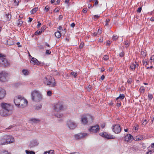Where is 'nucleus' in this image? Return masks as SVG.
<instances>
[{
  "instance_id": "44",
  "label": "nucleus",
  "mask_w": 154,
  "mask_h": 154,
  "mask_svg": "<svg viewBox=\"0 0 154 154\" xmlns=\"http://www.w3.org/2000/svg\"><path fill=\"white\" fill-rule=\"evenodd\" d=\"M124 55V53L123 52H122L120 53L119 54V56L121 57H123Z\"/></svg>"
},
{
  "instance_id": "12",
  "label": "nucleus",
  "mask_w": 154,
  "mask_h": 154,
  "mask_svg": "<svg viewBox=\"0 0 154 154\" xmlns=\"http://www.w3.org/2000/svg\"><path fill=\"white\" fill-rule=\"evenodd\" d=\"M23 97L21 96L15 97L14 99V102L16 106H20V102Z\"/></svg>"
},
{
  "instance_id": "3",
  "label": "nucleus",
  "mask_w": 154,
  "mask_h": 154,
  "mask_svg": "<svg viewBox=\"0 0 154 154\" xmlns=\"http://www.w3.org/2000/svg\"><path fill=\"white\" fill-rule=\"evenodd\" d=\"M32 100L35 102H39L42 99V95L38 91H34L31 93Z\"/></svg>"
},
{
  "instance_id": "59",
  "label": "nucleus",
  "mask_w": 154,
  "mask_h": 154,
  "mask_svg": "<svg viewBox=\"0 0 154 154\" xmlns=\"http://www.w3.org/2000/svg\"><path fill=\"white\" fill-rule=\"evenodd\" d=\"M59 11V9L58 8H56L54 10V12H57Z\"/></svg>"
},
{
  "instance_id": "8",
  "label": "nucleus",
  "mask_w": 154,
  "mask_h": 154,
  "mask_svg": "<svg viewBox=\"0 0 154 154\" xmlns=\"http://www.w3.org/2000/svg\"><path fill=\"white\" fill-rule=\"evenodd\" d=\"M112 130L116 134L120 133L121 131V128L119 124L115 125L112 128Z\"/></svg>"
},
{
  "instance_id": "62",
  "label": "nucleus",
  "mask_w": 154,
  "mask_h": 154,
  "mask_svg": "<svg viewBox=\"0 0 154 154\" xmlns=\"http://www.w3.org/2000/svg\"><path fill=\"white\" fill-rule=\"evenodd\" d=\"M101 33V30H100V29H99L98 31V34H100Z\"/></svg>"
},
{
  "instance_id": "43",
  "label": "nucleus",
  "mask_w": 154,
  "mask_h": 154,
  "mask_svg": "<svg viewBox=\"0 0 154 154\" xmlns=\"http://www.w3.org/2000/svg\"><path fill=\"white\" fill-rule=\"evenodd\" d=\"M47 94L48 96H51L52 95V92L50 91H48L47 92Z\"/></svg>"
},
{
  "instance_id": "28",
  "label": "nucleus",
  "mask_w": 154,
  "mask_h": 154,
  "mask_svg": "<svg viewBox=\"0 0 154 154\" xmlns=\"http://www.w3.org/2000/svg\"><path fill=\"white\" fill-rule=\"evenodd\" d=\"M44 154H54V150H51L50 151L45 152Z\"/></svg>"
},
{
  "instance_id": "10",
  "label": "nucleus",
  "mask_w": 154,
  "mask_h": 154,
  "mask_svg": "<svg viewBox=\"0 0 154 154\" xmlns=\"http://www.w3.org/2000/svg\"><path fill=\"white\" fill-rule=\"evenodd\" d=\"M28 103V101L26 100L23 97L22 98L20 103V106L17 107L19 108H24L27 106Z\"/></svg>"
},
{
  "instance_id": "52",
  "label": "nucleus",
  "mask_w": 154,
  "mask_h": 154,
  "mask_svg": "<svg viewBox=\"0 0 154 154\" xmlns=\"http://www.w3.org/2000/svg\"><path fill=\"white\" fill-rule=\"evenodd\" d=\"M84 43H81L79 45V48L81 49L82 48H83V47L84 46Z\"/></svg>"
},
{
  "instance_id": "45",
  "label": "nucleus",
  "mask_w": 154,
  "mask_h": 154,
  "mask_svg": "<svg viewBox=\"0 0 154 154\" xmlns=\"http://www.w3.org/2000/svg\"><path fill=\"white\" fill-rule=\"evenodd\" d=\"M100 17L99 16L97 15H94L93 19L94 20H95L96 19H98Z\"/></svg>"
},
{
  "instance_id": "6",
  "label": "nucleus",
  "mask_w": 154,
  "mask_h": 154,
  "mask_svg": "<svg viewBox=\"0 0 154 154\" xmlns=\"http://www.w3.org/2000/svg\"><path fill=\"white\" fill-rule=\"evenodd\" d=\"M9 65V63L6 58L0 57V66L7 67Z\"/></svg>"
},
{
  "instance_id": "58",
  "label": "nucleus",
  "mask_w": 154,
  "mask_h": 154,
  "mask_svg": "<svg viewBox=\"0 0 154 154\" xmlns=\"http://www.w3.org/2000/svg\"><path fill=\"white\" fill-rule=\"evenodd\" d=\"M146 122V119H145L144 121H143V122L142 123V124L143 125H145L146 124H147V122H146L145 123V122Z\"/></svg>"
},
{
  "instance_id": "26",
  "label": "nucleus",
  "mask_w": 154,
  "mask_h": 154,
  "mask_svg": "<svg viewBox=\"0 0 154 154\" xmlns=\"http://www.w3.org/2000/svg\"><path fill=\"white\" fill-rule=\"evenodd\" d=\"M60 32L58 31L55 33V35L57 38H59L61 37V35Z\"/></svg>"
},
{
  "instance_id": "47",
  "label": "nucleus",
  "mask_w": 154,
  "mask_h": 154,
  "mask_svg": "<svg viewBox=\"0 0 154 154\" xmlns=\"http://www.w3.org/2000/svg\"><path fill=\"white\" fill-rule=\"evenodd\" d=\"M140 91L141 92H144L145 90L144 89L143 87H141L140 88Z\"/></svg>"
},
{
  "instance_id": "54",
  "label": "nucleus",
  "mask_w": 154,
  "mask_h": 154,
  "mask_svg": "<svg viewBox=\"0 0 154 154\" xmlns=\"http://www.w3.org/2000/svg\"><path fill=\"white\" fill-rule=\"evenodd\" d=\"M58 29L60 30L59 32H61L62 30H63V29H62V27L61 26H59Z\"/></svg>"
},
{
  "instance_id": "37",
  "label": "nucleus",
  "mask_w": 154,
  "mask_h": 154,
  "mask_svg": "<svg viewBox=\"0 0 154 154\" xmlns=\"http://www.w3.org/2000/svg\"><path fill=\"white\" fill-rule=\"evenodd\" d=\"M42 107V105L41 104H40L38 105H36V106L35 109L37 110H39Z\"/></svg>"
},
{
  "instance_id": "7",
  "label": "nucleus",
  "mask_w": 154,
  "mask_h": 154,
  "mask_svg": "<svg viewBox=\"0 0 154 154\" xmlns=\"http://www.w3.org/2000/svg\"><path fill=\"white\" fill-rule=\"evenodd\" d=\"M63 108V105L62 103H58L55 105L54 107V109L55 112H59Z\"/></svg>"
},
{
  "instance_id": "48",
  "label": "nucleus",
  "mask_w": 154,
  "mask_h": 154,
  "mask_svg": "<svg viewBox=\"0 0 154 154\" xmlns=\"http://www.w3.org/2000/svg\"><path fill=\"white\" fill-rule=\"evenodd\" d=\"M18 0H15L14 4L15 5H18Z\"/></svg>"
},
{
  "instance_id": "41",
  "label": "nucleus",
  "mask_w": 154,
  "mask_h": 154,
  "mask_svg": "<svg viewBox=\"0 0 154 154\" xmlns=\"http://www.w3.org/2000/svg\"><path fill=\"white\" fill-rule=\"evenodd\" d=\"M141 54L143 57H144L146 56V54H145V52L144 51H141Z\"/></svg>"
},
{
  "instance_id": "19",
  "label": "nucleus",
  "mask_w": 154,
  "mask_h": 154,
  "mask_svg": "<svg viewBox=\"0 0 154 154\" xmlns=\"http://www.w3.org/2000/svg\"><path fill=\"white\" fill-rule=\"evenodd\" d=\"M38 144V143L37 141L35 140H32L31 142L29 145V146L30 147H33L37 146Z\"/></svg>"
},
{
  "instance_id": "25",
  "label": "nucleus",
  "mask_w": 154,
  "mask_h": 154,
  "mask_svg": "<svg viewBox=\"0 0 154 154\" xmlns=\"http://www.w3.org/2000/svg\"><path fill=\"white\" fill-rule=\"evenodd\" d=\"M125 97V95L124 94H120L119 96L116 98V100H118L119 99L122 100L124 99Z\"/></svg>"
},
{
  "instance_id": "46",
  "label": "nucleus",
  "mask_w": 154,
  "mask_h": 154,
  "mask_svg": "<svg viewBox=\"0 0 154 154\" xmlns=\"http://www.w3.org/2000/svg\"><path fill=\"white\" fill-rule=\"evenodd\" d=\"M51 53V51L49 50H46L45 54H49Z\"/></svg>"
},
{
  "instance_id": "57",
  "label": "nucleus",
  "mask_w": 154,
  "mask_h": 154,
  "mask_svg": "<svg viewBox=\"0 0 154 154\" xmlns=\"http://www.w3.org/2000/svg\"><path fill=\"white\" fill-rule=\"evenodd\" d=\"M75 26V24L74 23H72L70 25L72 27H74Z\"/></svg>"
},
{
  "instance_id": "1",
  "label": "nucleus",
  "mask_w": 154,
  "mask_h": 154,
  "mask_svg": "<svg viewBox=\"0 0 154 154\" xmlns=\"http://www.w3.org/2000/svg\"><path fill=\"white\" fill-rule=\"evenodd\" d=\"M1 109L0 110V114L2 116H6L11 114L12 113L13 106L10 104L5 103H0Z\"/></svg>"
},
{
  "instance_id": "53",
  "label": "nucleus",
  "mask_w": 154,
  "mask_h": 154,
  "mask_svg": "<svg viewBox=\"0 0 154 154\" xmlns=\"http://www.w3.org/2000/svg\"><path fill=\"white\" fill-rule=\"evenodd\" d=\"M38 24L37 25V28H39L40 26L42 25V24L39 21L38 22Z\"/></svg>"
},
{
  "instance_id": "35",
  "label": "nucleus",
  "mask_w": 154,
  "mask_h": 154,
  "mask_svg": "<svg viewBox=\"0 0 154 154\" xmlns=\"http://www.w3.org/2000/svg\"><path fill=\"white\" fill-rule=\"evenodd\" d=\"M148 99L149 100H151L153 98V96L151 94H148Z\"/></svg>"
},
{
  "instance_id": "22",
  "label": "nucleus",
  "mask_w": 154,
  "mask_h": 154,
  "mask_svg": "<svg viewBox=\"0 0 154 154\" xmlns=\"http://www.w3.org/2000/svg\"><path fill=\"white\" fill-rule=\"evenodd\" d=\"M11 15L9 13L6 14L5 16V18H6V20L7 21H9L10 20L11 18Z\"/></svg>"
},
{
  "instance_id": "39",
  "label": "nucleus",
  "mask_w": 154,
  "mask_h": 154,
  "mask_svg": "<svg viewBox=\"0 0 154 154\" xmlns=\"http://www.w3.org/2000/svg\"><path fill=\"white\" fill-rule=\"evenodd\" d=\"M129 45V42L128 41H126L125 42V47H128Z\"/></svg>"
},
{
  "instance_id": "9",
  "label": "nucleus",
  "mask_w": 154,
  "mask_h": 154,
  "mask_svg": "<svg viewBox=\"0 0 154 154\" xmlns=\"http://www.w3.org/2000/svg\"><path fill=\"white\" fill-rule=\"evenodd\" d=\"M5 136L6 139L7 145L14 142V138L11 135H5Z\"/></svg>"
},
{
  "instance_id": "32",
  "label": "nucleus",
  "mask_w": 154,
  "mask_h": 154,
  "mask_svg": "<svg viewBox=\"0 0 154 154\" xmlns=\"http://www.w3.org/2000/svg\"><path fill=\"white\" fill-rule=\"evenodd\" d=\"M38 8H33L32 10L30 11V13L31 14H34L36 12V11H37Z\"/></svg>"
},
{
  "instance_id": "40",
  "label": "nucleus",
  "mask_w": 154,
  "mask_h": 154,
  "mask_svg": "<svg viewBox=\"0 0 154 154\" xmlns=\"http://www.w3.org/2000/svg\"><path fill=\"white\" fill-rule=\"evenodd\" d=\"M49 6L48 5H47L45 8L44 10L46 11V12H47L49 10Z\"/></svg>"
},
{
  "instance_id": "15",
  "label": "nucleus",
  "mask_w": 154,
  "mask_h": 154,
  "mask_svg": "<svg viewBox=\"0 0 154 154\" xmlns=\"http://www.w3.org/2000/svg\"><path fill=\"white\" fill-rule=\"evenodd\" d=\"M87 135V134L85 133H79L75 136V138L77 139H82L84 138Z\"/></svg>"
},
{
  "instance_id": "20",
  "label": "nucleus",
  "mask_w": 154,
  "mask_h": 154,
  "mask_svg": "<svg viewBox=\"0 0 154 154\" xmlns=\"http://www.w3.org/2000/svg\"><path fill=\"white\" fill-rule=\"evenodd\" d=\"M132 137V136L131 134H128L125 137V141L128 142L131 139Z\"/></svg>"
},
{
  "instance_id": "51",
  "label": "nucleus",
  "mask_w": 154,
  "mask_h": 154,
  "mask_svg": "<svg viewBox=\"0 0 154 154\" xmlns=\"http://www.w3.org/2000/svg\"><path fill=\"white\" fill-rule=\"evenodd\" d=\"M142 9L141 7H139L137 9V11L138 13H140Z\"/></svg>"
},
{
  "instance_id": "34",
  "label": "nucleus",
  "mask_w": 154,
  "mask_h": 154,
  "mask_svg": "<svg viewBox=\"0 0 154 154\" xmlns=\"http://www.w3.org/2000/svg\"><path fill=\"white\" fill-rule=\"evenodd\" d=\"M42 32V31L38 30L35 32V35H40Z\"/></svg>"
},
{
  "instance_id": "16",
  "label": "nucleus",
  "mask_w": 154,
  "mask_h": 154,
  "mask_svg": "<svg viewBox=\"0 0 154 154\" xmlns=\"http://www.w3.org/2000/svg\"><path fill=\"white\" fill-rule=\"evenodd\" d=\"M30 62L34 65H39L41 64L40 62L38 61L37 59L34 57H32L31 59Z\"/></svg>"
},
{
  "instance_id": "24",
  "label": "nucleus",
  "mask_w": 154,
  "mask_h": 154,
  "mask_svg": "<svg viewBox=\"0 0 154 154\" xmlns=\"http://www.w3.org/2000/svg\"><path fill=\"white\" fill-rule=\"evenodd\" d=\"M30 121L32 122V123L33 124L37 123L40 120L38 119H30Z\"/></svg>"
},
{
  "instance_id": "23",
  "label": "nucleus",
  "mask_w": 154,
  "mask_h": 154,
  "mask_svg": "<svg viewBox=\"0 0 154 154\" xmlns=\"http://www.w3.org/2000/svg\"><path fill=\"white\" fill-rule=\"evenodd\" d=\"M143 137L142 136H138L136 137H134V140H135L138 141L143 139Z\"/></svg>"
},
{
  "instance_id": "56",
  "label": "nucleus",
  "mask_w": 154,
  "mask_h": 154,
  "mask_svg": "<svg viewBox=\"0 0 154 154\" xmlns=\"http://www.w3.org/2000/svg\"><path fill=\"white\" fill-rule=\"evenodd\" d=\"M94 1H95V2L94 5H98V0H94Z\"/></svg>"
},
{
  "instance_id": "17",
  "label": "nucleus",
  "mask_w": 154,
  "mask_h": 154,
  "mask_svg": "<svg viewBox=\"0 0 154 154\" xmlns=\"http://www.w3.org/2000/svg\"><path fill=\"white\" fill-rule=\"evenodd\" d=\"M6 141L5 135L1 137L0 138V145H7Z\"/></svg>"
},
{
  "instance_id": "42",
  "label": "nucleus",
  "mask_w": 154,
  "mask_h": 154,
  "mask_svg": "<svg viewBox=\"0 0 154 154\" xmlns=\"http://www.w3.org/2000/svg\"><path fill=\"white\" fill-rule=\"evenodd\" d=\"M103 58L104 60H107L109 59V57L108 56L106 55L104 56Z\"/></svg>"
},
{
  "instance_id": "11",
  "label": "nucleus",
  "mask_w": 154,
  "mask_h": 154,
  "mask_svg": "<svg viewBox=\"0 0 154 154\" xmlns=\"http://www.w3.org/2000/svg\"><path fill=\"white\" fill-rule=\"evenodd\" d=\"M67 125L68 128L70 129H75L77 126V125L74 122L69 120L67 121Z\"/></svg>"
},
{
  "instance_id": "31",
  "label": "nucleus",
  "mask_w": 154,
  "mask_h": 154,
  "mask_svg": "<svg viewBox=\"0 0 154 154\" xmlns=\"http://www.w3.org/2000/svg\"><path fill=\"white\" fill-rule=\"evenodd\" d=\"M23 74L25 75H27L29 74V72L27 69H23L22 70Z\"/></svg>"
},
{
  "instance_id": "49",
  "label": "nucleus",
  "mask_w": 154,
  "mask_h": 154,
  "mask_svg": "<svg viewBox=\"0 0 154 154\" xmlns=\"http://www.w3.org/2000/svg\"><path fill=\"white\" fill-rule=\"evenodd\" d=\"M143 65H145V66H146L147 65L148 63L147 61H146L144 60H143Z\"/></svg>"
},
{
  "instance_id": "13",
  "label": "nucleus",
  "mask_w": 154,
  "mask_h": 154,
  "mask_svg": "<svg viewBox=\"0 0 154 154\" xmlns=\"http://www.w3.org/2000/svg\"><path fill=\"white\" fill-rule=\"evenodd\" d=\"M100 130L98 125H96L94 126L91 127L89 129L90 131L92 133H96L98 132Z\"/></svg>"
},
{
  "instance_id": "55",
  "label": "nucleus",
  "mask_w": 154,
  "mask_h": 154,
  "mask_svg": "<svg viewBox=\"0 0 154 154\" xmlns=\"http://www.w3.org/2000/svg\"><path fill=\"white\" fill-rule=\"evenodd\" d=\"M86 8H85L83 9L82 12L84 13H86L87 12V10Z\"/></svg>"
},
{
  "instance_id": "33",
  "label": "nucleus",
  "mask_w": 154,
  "mask_h": 154,
  "mask_svg": "<svg viewBox=\"0 0 154 154\" xmlns=\"http://www.w3.org/2000/svg\"><path fill=\"white\" fill-rule=\"evenodd\" d=\"M26 154H35L34 152L26 150Z\"/></svg>"
},
{
  "instance_id": "21",
  "label": "nucleus",
  "mask_w": 154,
  "mask_h": 154,
  "mask_svg": "<svg viewBox=\"0 0 154 154\" xmlns=\"http://www.w3.org/2000/svg\"><path fill=\"white\" fill-rule=\"evenodd\" d=\"M138 64L135 62L134 63H133L131 65L130 68L132 70H134L136 68L138 67Z\"/></svg>"
},
{
  "instance_id": "5",
  "label": "nucleus",
  "mask_w": 154,
  "mask_h": 154,
  "mask_svg": "<svg viewBox=\"0 0 154 154\" xmlns=\"http://www.w3.org/2000/svg\"><path fill=\"white\" fill-rule=\"evenodd\" d=\"M9 74L6 71H2L0 72V81L2 82H6L8 81Z\"/></svg>"
},
{
  "instance_id": "64",
  "label": "nucleus",
  "mask_w": 154,
  "mask_h": 154,
  "mask_svg": "<svg viewBox=\"0 0 154 154\" xmlns=\"http://www.w3.org/2000/svg\"><path fill=\"white\" fill-rule=\"evenodd\" d=\"M4 154H11L8 152L7 151H5L4 152Z\"/></svg>"
},
{
  "instance_id": "38",
  "label": "nucleus",
  "mask_w": 154,
  "mask_h": 154,
  "mask_svg": "<svg viewBox=\"0 0 154 154\" xmlns=\"http://www.w3.org/2000/svg\"><path fill=\"white\" fill-rule=\"evenodd\" d=\"M110 21V19H107L106 20V23L105 24V26H107L108 25L109 23V21Z\"/></svg>"
},
{
  "instance_id": "36",
  "label": "nucleus",
  "mask_w": 154,
  "mask_h": 154,
  "mask_svg": "<svg viewBox=\"0 0 154 154\" xmlns=\"http://www.w3.org/2000/svg\"><path fill=\"white\" fill-rule=\"evenodd\" d=\"M118 37L116 35H113L112 39L113 40H116L118 38Z\"/></svg>"
},
{
  "instance_id": "29",
  "label": "nucleus",
  "mask_w": 154,
  "mask_h": 154,
  "mask_svg": "<svg viewBox=\"0 0 154 154\" xmlns=\"http://www.w3.org/2000/svg\"><path fill=\"white\" fill-rule=\"evenodd\" d=\"M70 75L72 76L74 78H76L78 74L77 72H72L70 73Z\"/></svg>"
},
{
  "instance_id": "14",
  "label": "nucleus",
  "mask_w": 154,
  "mask_h": 154,
  "mask_svg": "<svg viewBox=\"0 0 154 154\" xmlns=\"http://www.w3.org/2000/svg\"><path fill=\"white\" fill-rule=\"evenodd\" d=\"M100 135L101 136L108 139H114L115 138V137L113 136L112 135L109 134L106 132L100 133Z\"/></svg>"
},
{
  "instance_id": "61",
  "label": "nucleus",
  "mask_w": 154,
  "mask_h": 154,
  "mask_svg": "<svg viewBox=\"0 0 154 154\" xmlns=\"http://www.w3.org/2000/svg\"><path fill=\"white\" fill-rule=\"evenodd\" d=\"M105 123H103L101 125V127L102 128H103L105 127Z\"/></svg>"
},
{
  "instance_id": "18",
  "label": "nucleus",
  "mask_w": 154,
  "mask_h": 154,
  "mask_svg": "<svg viewBox=\"0 0 154 154\" xmlns=\"http://www.w3.org/2000/svg\"><path fill=\"white\" fill-rule=\"evenodd\" d=\"M5 95V91L1 88H0V99L4 97Z\"/></svg>"
},
{
  "instance_id": "50",
  "label": "nucleus",
  "mask_w": 154,
  "mask_h": 154,
  "mask_svg": "<svg viewBox=\"0 0 154 154\" xmlns=\"http://www.w3.org/2000/svg\"><path fill=\"white\" fill-rule=\"evenodd\" d=\"M45 26H43L42 27L41 29L40 30L41 31H42V32H43L45 29Z\"/></svg>"
},
{
  "instance_id": "4",
  "label": "nucleus",
  "mask_w": 154,
  "mask_h": 154,
  "mask_svg": "<svg viewBox=\"0 0 154 154\" xmlns=\"http://www.w3.org/2000/svg\"><path fill=\"white\" fill-rule=\"evenodd\" d=\"M93 119V117L89 114L83 115L81 118L82 123L84 125L87 124L88 122L91 123Z\"/></svg>"
},
{
  "instance_id": "2",
  "label": "nucleus",
  "mask_w": 154,
  "mask_h": 154,
  "mask_svg": "<svg viewBox=\"0 0 154 154\" xmlns=\"http://www.w3.org/2000/svg\"><path fill=\"white\" fill-rule=\"evenodd\" d=\"M44 83L50 87H54L56 86V84L54 82V79L51 76L47 75L43 79Z\"/></svg>"
},
{
  "instance_id": "63",
  "label": "nucleus",
  "mask_w": 154,
  "mask_h": 154,
  "mask_svg": "<svg viewBox=\"0 0 154 154\" xmlns=\"http://www.w3.org/2000/svg\"><path fill=\"white\" fill-rule=\"evenodd\" d=\"M150 60H154V56H152V57H151L150 58Z\"/></svg>"
},
{
  "instance_id": "30",
  "label": "nucleus",
  "mask_w": 154,
  "mask_h": 154,
  "mask_svg": "<svg viewBox=\"0 0 154 154\" xmlns=\"http://www.w3.org/2000/svg\"><path fill=\"white\" fill-rule=\"evenodd\" d=\"M17 26H20L22 25L23 22L20 19L18 20L17 21Z\"/></svg>"
},
{
  "instance_id": "60",
  "label": "nucleus",
  "mask_w": 154,
  "mask_h": 154,
  "mask_svg": "<svg viewBox=\"0 0 154 154\" xmlns=\"http://www.w3.org/2000/svg\"><path fill=\"white\" fill-rule=\"evenodd\" d=\"M134 129L135 130H137L138 129V126L137 125L136 126H134Z\"/></svg>"
},
{
  "instance_id": "27",
  "label": "nucleus",
  "mask_w": 154,
  "mask_h": 154,
  "mask_svg": "<svg viewBox=\"0 0 154 154\" xmlns=\"http://www.w3.org/2000/svg\"><path fill=\"white\" fill-rule=\"evenodd\" d=\"M54 115L55 116H56L57 118H59L62 117L63 116V115L62 114H60L59 113H54Z\"/></svg>"
}]
</instances>
